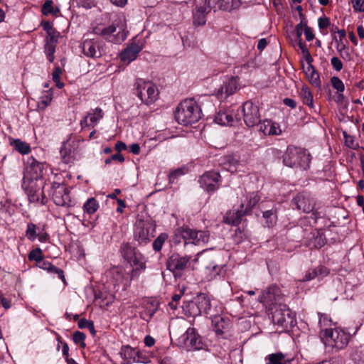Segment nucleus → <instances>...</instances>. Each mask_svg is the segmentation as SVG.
I'll return each instance as SVG.
<instances>
[{"instance_id":"1","label":"nucleus","mask_w":364,"mask_h":364,"mask_svg":"<svg viewBox=\"0 0 364 364\" xmlns=\"http://www.w3.org/2000/svg\"><path fill=\"white\" fill-rule=\"evenodd\" d=\"M176 121L184 126L197 122L201 118V109L193 99H187L179 104L175 113Z\"/></svg>"},{"instance_id":"2","label":"nucleus","mask_w":364,"mask_h":364,"mask_svg":"<svg viewBox=\"0 0 364 364\" xmlns=\"http://www.w3.org/2000/svg\"><path fill=\"white\" fill-rule=\"evenodd\" d=\"M310 161V154L305 150L295 146H289L283 158V162L286 166L304 170L309 167Z\"/></svg>"},{"instance_id":"3","label":"nucleus","mask_w":364,"mask_h":364,"mask_svg":"<svg viewBox=\"0 0 364 364\" xmlns=\"http://www.w3.org/2000/svg\"><path fill=\"white\" fill-rule=\"evenodd\" d=\"M173 338L177 346L187 351L200 350L203 348V342L193 328H188L183 333L178 336L173 331Z\"/></svg>"},{"instance_id":"4","label":"nucleus","mask_w":364,"mask_h":364,"mask_svg":"<svg viewBox=\"0 0 364 364\" xmlns=\"http://www.w3.org/2000/svg\"><path fill=\"white\" fill-rule=\"evenodd\" d=\"M293 203L296 205L297 209L302 210L304 213H311V217L314 222L321 216L320 207L316 205L315 200L306 193H299L294 199Z\"/></svg>"},{"instance_id":"5","label":"nucleus","mask_w":364,"mask_h":364,"mask_svg":"<svg viewBox=\"0 0 364 364\" xmlns=\"http://www.w3.org/2000/svg\"><path fill=\"white\" fill-rule=\"evenodd\" d=\"M47 165L38 162L33 156L27 159L25 174L23 176L24 184L27 181H43L41 178L44 175V171H46Z\"/></svg>"},{"instance_id":"6","label":"nucleus","mask_w":364,"mask_h":364,"mask_svg":"<svg viewBox=\"0 0 364 364\" xmlns=\"http://www.w3.org/2000/svg\"><path fill=\"white\" fill-rule=\"evenodd\" d=\"M154 225L149 220H139L135 224L134 236L139 244L147 243L154 237Z\"/></svg>"},{"instance_id":"7","label":"nucleus","mask_w":364,"mask_h":364,"mask_svg":"<svg viewBox=\"0 0 364 364\" xmlns=\"http://www.w3.org/2000/svg\"><path fill=\"white\" fill-rule=\"evenodd\" d=\"M272 320L275 324L284 328H291L296 323L294 314L286 306H280L274 311Z\"/></svg>"},{"instance_id":"8","label":"nucleus","mask_w":364,"mask_h":364,"mask_svg":"<svg viewBox=\"0 0 364 364\" xmlns=\"http://www.w3.org/2000/svg\"><path fill=\"white\" fill-rule=\"evenodd\" d=\"M137 96L146 104L153 103L158 97L157 87L149 82L141 80L137 81Z\"/></svg>"},{"instance_id":"9","label":"nucleus","mask_w":364,"mask_h":364,"mask_svg":"<svg viewBox=\"0 0 364 364\" xmlns=\"http://www.w3.org/2000/svg\"><path fill=\"white\" fill-rule=\"evenodd\" d=\"M43 181H27L24 186V181H23L22 186L31 203H45V196L43 191Z\"/></svg>"},{"instance_id":"10","label":"nucleus","mask_w":364,"mask_h":364,"mask_svg":"<svg viewBox=\"0 0 364 364\" xmlns=\"http://www.w3.org/2000/svg\"><path fill=\"white\" fill-rule=\"evenodd\" d=\"M324 338L328 345L337 349L344 348L348 343V335L345 332L337 329L326 328Z\"/></svg>"},{"instance_id":"11","label":"nucleus","mask_w":364,"mask_h":364,"mask_svg":"<svg viewBox=\"0 0 364 364\" xmlns=\"http://www.w3.org/2000/svg\"><path fill=\"white\" fill-rule=\"evenodd\" d=\"M244 122L248 127H254L260 121V114L257 105L251 101L245 102L242 105Z\"/></svg>"},{"instance_id":"12","label":"nucleus","mask_w":364,"mask_h":364,"mask_svg":"<svg viewBox=\"0 0 364 364\" xmlns=\"http://www.w3.org/2000/svg\"><path fill=\"white\" fill-rule=\"evenodd\" d=\"M190 256H181L173 254L167 261V268L175 274L181 273L190 265Z\"/></svg>"},{"instance_id":"13","label":"nucleus","mask_w":364,"mask_h":364,"mask_svg":"<svg viewBox=\"0 0 364 364\" xmlns=\"http://www.w3.org/2000/svg\"><path fill=\"white\" fill-rule=\"evenodd\" d=\"M220 178V176L218 172L208 171L199 179L200 187L207 192H214L219 188Z\"/></svg>"},{"instance_id":"14","label":"nucleus","mask_w":364,"mask_h":364,"mask_svg":"<svg viewBox=\"0 0 364 364\" xmlns=\"http://www.w3.org/2000/svg\"><path fill=\"white\" fill-rule=\"evenodd\" d=\"M52 190L53 200L57 205L64 206L70 201L68 192L63 184L54 183Z\"/></svg>"},{"instance_id":"15","label":"nucleus","mask_w":364,"mask_h":364,"mask_svg":"<svg viewBox=\"0 0 364 364\" xmlns=\"http://www.w3.org/2000/svg\"><path fill=\"white\" fill-rule=\"evenodd\" d=\"M238 88V79L231 77L226 80L217 92V97L220 100H225L228 96L234 94Z\"/></svg>"},{"instance_id":"16","label":"nucleus","mask_w":364,"mask_h":364,"mask_svg":"<svg viewBox=\"0 0 364 364\" xmlns=\"http://www.w3.org/2000/svg\"><path fill=\"white\" fill-rule=\"evenodd\" d=\"M281 290L278 287L272 286L265 290L259 297V301L266 306H272L281 299Z\"/></svg>"},{"instance_id":"17","label":"nucleus","mask_w":364,"mask_h":364,"mask_svg":"<svg viewBox=\"0 0 364 364\" xmlns=\"http://www.w3.org/2000/svg\"><path fill=\"white\" fill-rule=\"evenodd\" d=\"M195 305L198 309V314H210V316H215V313L211 309V301L210 297L205 294H200L197 296Z\"/></svg>"},{"instance_id":"18","label":"nucleus","mask_w":364,"mask_h":364,"mask_svg":"<svg viewBox=\"0 0 364 364\" xmlns=\"http://www.w3.org/2000/svg\"><path fill=\"white\" fill-rule=\"evenodd\" d=\"M257 126L259 132L265 135H279L282 133L279 125L269 119L259 121Z\"/></svg>"},{"instance_id":"19","label":"nucleus","mask_w":364,"mask_h":364,"mask_svg":"<svg viewBox=\"0 0 364 364\" xmlns=\"http://www.w3.org/2000/svg\"><path fill=\"white\" fill-rule=\"evenodd\" d=\"M195 234V230L188 228H179L175 232L174 240L178 243L183 241L184 244H193Z\"/></svg>"},{"instance_id":"20","label":"nucleus","mask_w":364,"mask_h":364,"mask_svg":"<svg viewBox=\"0 0 364 364\" xmlns=\"http://www.w3.org/2000/svg\"><path fill=\"white\" fill-rule=\"evenodd\" d=\"M139 354V350L129 346H123L120 351V355L125 364H132L134 363L141 362Z\"/></svg>"},{"instance_id":"21","label":"nucleus","mask_w":364,"mask_h":364,"mask_svg":"<svg viewBox=\"0 0 364 364\" xmlns=\"http://www.w3.org/2000/svg\"><path fill=\"white\" fill-rule=\"evenodd\" d=\"M141 50V48L139 45L131 44L121 53L120 59L122 62L129 64L136 58Z\"/></svg>"},{"instance_id":"22","label":"nucleus","mask_w":364,"mask_h":364,"mask_svg":"<svg viewBox=\"0 0 364 364\" xmlns=\"http://www.w3.org/2000/svg\"><path fill=\"white\" fill-rule=\"evenodd\" d=\"M116 30L117 27L112 24L106 28H94V33L97 35L102 36L105 39H107L112 42L118 43L119 41H124L125 39L124 34H122V36L118 38H116L114 36H112L116 31Z\"/></svg>"},{"instance_id":"23","label":"nucleus","mask_w":364,"mask_h":364,"mask_svg":"<svg viewBox=\"0 0 364 364\" xmlns=\"http://www.w3.org/2000/svg\"><path fill=\"white\" fill-rule=\"evenodd\" d=\"M107 276L110 279L114 286L119 285L125 279V270L122 267H113L107 272Z\"/></svg>"},{"instance_id":"24","label":"nucleus","mask_w":364,"mask_h":364,"mask_svg":"<svg viewBox=\"0 0 364 364\" xmlns=\"http://www.w3.org/2000/svg\"><path fill=\"white\" fill-rule=\"evenodd\" d=\"M82 51L87 57L99 58L101 52L98 45L93 40H85L81 46Z\"/></svg>"},{"instance_id":"25","label":"nucleus","mask_w":364,"mask_h":364,"mask_svg":"<svg viewBox=\"0 0 364 364\" xmlns=\"http://www.w3.org/2000/svg\"><path fill=\"white\" fill-rule=\"evenodd\" d=\"M88 117H90V125L94 127L97 123L103 117V112L102 109L97 107L89 112L80 122L82 128L89 125L87 124Z\"/></svg>"},{"instance_id":"26","label":"nucleus","mask_w":364,"mask_h":364,"mask_svg":"<svg viewBox=\"0 0 364 364\" xmlns=\"http://www.w3.org/2000/svg\"><path fill=\"white\" fill-rule=\"evenodd\" d=\"M132 267L131 278L132 279L135 275L138 274V272L144 271L146 269V264L143 255L139 252L136 254L129 262H128Z\"/></svg>"},{"instance_id":"27","label":"nucleus","mask_w":364,"mask_h":364,"mask_svg":"<svg viewBox=\"0 0 364 364\" xmlns=\"http://www.w3.org/2000/svg\"><path fill=\"white\" fill-rule=\"evenodd\" d=\"M242 209L237 210L236 211H229L224 217V222L228 224L237 225L240 223L242 217L245 215Z\"/></svg>"},{"instance_id":"28","label":"nucleus","mask_w":364,"mask_h":364,"mask_svg":"<svg viewBox=\"0 0 364 364\" xmlns=\"http://www.w3.org/2000/svg\"><path fill=\"white\" fill-rule=\"evenodd\" d=\"M215 122L221 125H232L235 118L228 111L219 112L215 117Z\"/></svg>"},{"instance_id":"29","label":"nucleus","mask_w":364,"mask_h":364,"mask_svg":"<svg viewBox=\"0 0 364 364\" xmlns=\"http://www.w3.org/2000/svg\"><path fill=\"white\" fill-rule=\"evenodd\" d=\"M307 66L304 68V73L306 76L309 80L310 82L315 86L320 85L319 75L315 70L314 67L311 65V63H307Z\"/></svg>"},{"instance_id":"30","label":"nucleus","mask_w":364,"mask_h":364,"mask_svg":"<svg viewBox=\"0 0 364 364\" xmlns=\"http://www.w3.org/2000/svg\"><path fill=\"white\" fill-rule=\"evenodd\" d=\"M246 202L241 204V209L247 214L259 200L256 193H250L246 196Z\"/></svg>"},{"instance_id":"31","label":"nucleus","mask_w":364,"mask_h":364,"mask_svg":"<svg viewBox=\"0 0 364 364\" xmlns=\"http://www.w3.org/2000/svg\"><path fill=\"white\" fill-rule=\"evenodd\" d=\"M210 11L205 6L198 7L193 15V23L196 26H203L206 22V14Z\"/></svg>"},{"instance_id":"32","label":"nucleus","mask_w":364,"mask_h":364,"mask_svg":"<svg viewBox=\"0 0 364 364\" xmlns=\"http://www.w3.org/2000/svg\"><path fill=\"white\" fill-rule=\"evenodd\" d=\"M120 252L124 259L129 262L134 257L139 254V252L132 247L129 243H123L120 247Z\"/></svg>"},{"instance_id":"33","label":"nucleus","mask_w":364,"mask_h":364,"mask_svg":"<svg viewBox=\"0 0 364 364\" xmlns=\"http://www.w3.org/2000/svg\"><path fill=\"white\" fill-rule=\"evenodd\" d=\"M52 99L53 91L50 89L43 91L37 102L38 108L41 110L45 109L50 104Z\"/></svg>"},{"instance_id":"34","label":"nucleus","mask_w":364,"mask_h":364,"mask_svg":"<svg viewBox=\"0 0 364 364\" xmlns=\"http://www.w3.org/2000/svg\"><path fill=\"white\" fill-rule=\"evenodd\" d=\"M11 145L21 154H27L31 151L28 144L22 141L20 139H12L10 142Z\"/></svg>"},{"instance_id":"35","label":"nucleus","mask_w":364,"mask_h":364,"mask_svg":"<svg viewBox=\"0 0 364 364\" xmlns=\"http://www.w3.org/2000/svg\"><path fill=\"white\" fill-rule=\"evenodd\" d=\"M299 95L304 104L309 106L311 108L314 107L313 95L307 87L303 86L301 87Z\"/></svg>"},{"instance_id":"36","label":"nucleus","mask_w":364,"mask_h":364,"mask_svg":"<svg viewBox=\"0 0 364 364\" xmlns=\"http://www.w3.org/2000/svg\"><path fill=\"white\" fill-rule=\"evenodd\" d=\"M266 364H285V356L282 353L268 355L265 358Z\"/></svg>"},{"instance_id":"37","label":"nucleus","mask_w":364,"mask_h":364,"mask_svg":"<svg viewBox=\"0 0 364 364\" xmlns=\"http://www.w3.org/2000/svg\"><path fill=\"white\" fill-rule=\"evenodd\" d=\"M39 228L33 223H28L27 224L26 230L25 235L27 239L30 241H34L37 238Z\"/></svg>"},{"instance_id":"38","label":"nucleus","mask_w":364,"mask_h":364,"mask_svg":"<svg viewBox=\"0 0 364 364\" xmlns=\"http://www.w3.org/2000/svg\"><path fill=\"white\" fill-rule=\"evenodd\" d=\"M99 208L97 201L94 198H89L83 205V210L87 214H93Z\"/></svg>"},{"instance_id":"39","label":"nucleus","mask_w":364,"mask_h":364,"mask_svg":"<svg viewBox=\"0 0 364 364\" xmlns=\"http://www.w3.org/2000/svg\"><path fill=\"white\" fill-rule=\"evenodd\" d=\"M206 269L209 271L210 276L211 279L216 277L218 275L222 274L224 271V265H218L214 262L207 265L205 267Z\"/></svg>"},{"instance_id":"40","label":"nucleus","mask_w":364,"mask_h":364,"mask_svg":"<svg viewBox=\"0 0 364 364\" xmlns=\"http://www.w3.org/2000/svg\"><path fill=\"white\" fill-rule=\"evenodd\" d=\"M60 12L58 8H54L51 0H46L42 6V13L48 16L49 14L57 15Z\"/></svg>"},{"instance_id":"41","label":"nucleus","mask_w":364,"mask_h":364,"mask_svg":"<svg viewBox=\"0 0 364 364\" xmlns=\"http://www.w3.org/2000/svg\"><path fill=\"white\" fill-rule=\"evenodd\" d=\"M194 242L195 245L205 244L208 242L209 233L207 231L195 230Z\"/></svg>"},{"instance_id":"42","label":"nucleus","mask_w":364,"mask_h":364,"mask_svg":"<svg viewBox=\"0 0 364 364\" xmlns=\"http://www.w3.org/2000/svg\"><path fill=\"white\" fill-rule=\"evenodd\" d=\"M219 313V311L215 312V316H214V320L213 322L215 324V331L217 334H222L223 333V329L225 328V325L227 323L225 322L223 318L220 316H217V314Z\"/></svg>"},{"instance_id":"43","label":"nucleus","mask_w":364,"mask_h":364,"mask_svg":"<svg viewBox=\"0 0 364 364\" xmlns=\"http://www.w3.org/2000/svg\"><path fill=\"white\" fill-rule=\"evenodd\" d=\"M57 43L46 42L44 46L45 53L47 59L52 63L54 60V53Z\"/></svg>"},{"instance_id":"44","label":"nucleus","mask_w":364,"mask_h":364,"mask_svg":"<svg viewBox=\"0 0 364 364\" xmlns=\"http://www.w3.org/2000/svg\"><path fill=\"white\" fill-rule=\"evenodd\" d=\"M221 3L220 6H223V11H231L240 5V0H221Z\"/></svg>"},{"instance_id":"45","label":"nucleus","mask_w":364,"mask_h":364,"mask_svg":"<svg viewBox=\"0 0 364 364\" xmlns=\"http://www.w3.org/2000/svg\"><path fill=\"white\" fill-rule=\"evenodd\" d=\"M263 217L266 220V224L268 227L273 226L276 223L277 215L272 210L264 211Z\"/></svg>"},{"instance_id":"46","label":"nucleus","mask_w":364,"mask_h":364,"mask_svg":"<svg viewBox=\"0 0 364 364\" xmlns=\"http://www.w3.org/2000/svg\"><path fill=\"white\" fill-rule=\"evenodd\" d=\"M167 238H168L167 234H166V233L160 234L153 242V249L156 252L160 251L162 248L164 243L167 240Z\"/></svg>"},{"instance_id":"47","label":"nucleus","mask_w":364,"mask_h":364,"mask_svg":"<svg viewBox=\"0 0 364 364\" xmlns=\"http://www.w3.org/2000/svg\"><path fill=\"white\" fill-rule=\"evenodd\" d=\"M298 46L301 49L306 61L307 63H312L313 58L308 50L306 44L301 41V39H299Z\"/></svg>"},{"instance_id":"48","label":"nucleus","mask_w":364,"mask_h":364,"mask_svg":"<svg viewBox=\"0 0 364 364\" xmlns=\"http://www.w3.org/2000/svg\"><path fill=\"white\" fill-rule=\"evenodd\" d=\"M205 7L210 11V10H213L214 11L217 10H223V6H220L221 0H205Z\"/></svg>"},{"instance_id":"49","label":"nucleus","mask_w":364,"mask_h":364,"mask_svg":"<svg viewBox=\"0 0 364 364\" xmlns=\"http://www.w3.org/2000/svg\"><path fill=\"white\" fill-rule=\"evenodd\" d=\"M43 256L42 254V251L40 248H36L30 252L28 254V259L30 260H35L36 262H40L43 259Z\"/></svg>"},{"instance_id":"50","label":"nucleus","mask_w":364,"mask_h":364,"mask_svg":"<svg viewBox=\"0 0 364 364\" xmlns=\"http://www.w3.org/2000/svg\"><path fill=\"white\" fill-rule=\"evenodd\" d=\"M59 36L60 33L53 28L52 31L47 33V36L45 41L48 43H57Z\"/></svg>"},{"instance_id":"51","label":"nucleus","mask_w":364,"mask_h":364,"mask_svg":"<svg viewBox=\"0 0 364 364\" xmlns=\"http://www.w3.org/2000/svg\"><path fill=\"white\" fill-rule=\"evenodd\" d=\"M332 86L334 89L337 90L338 92H342L344 91L345 86L343 82L338 77H333L331 79Z\"/></svg>"},{"instance_id":"52","label":"nucleus","mask_w":364,"mask_h":364,"mask_svg":"<svg viewBox=\"0 0 364 364\" xmlns=\"http://www.w3.org/2000/svg\"><path fill=\"white\" fill-rule=\"evenodd\" d=\"M85 335L80 331H75L73 334V341L76 344H80L81 347H85Z\"/></svg>"},{"instance_id":"53","label":"nucleus","mask_w":364,"mask_h":364,"mask_svg":"<svg viewBox=\"0 0 364 364\" xmlns=\"http://www.w3.org/2000/svg\"><path fill=\"white\" fill-rule=\"evenodd\" d=\"M48 271L50 273L56 274L60 279H62L63 282H65V276L64 272L61 269L56 267L55 266L49 264L48 267Z\"/></svg>"},{"instance_id":"54","label":"nucleus","mask_w":364,"mask_h":364,"mask_svg":"<svg viewBox=\"0 0 364 364\" xmlns=\"http://www.w3.org/2000/svg\"><path fill=\"white\" fill-rule=\"evenodd\" d=\"M316 272V278L321 279L329 274V270L324 266H318L314 268Z\"/></svg>"},{"instance_id":"55","label":"nucleus","mask_w":364,"mask_h":364,"mask_svg":"<svg viewBox=\"0 0 364 364\" xmlns=\"http://www.w3.org/2000/svg\"><path fill=\"white\" fill-rule=\"evenodd\" d=\"M62 352H63V355L65 356V360H66L67 364H78L75 362V360L74 359L68 358L69 347L66 343H64L63 344Z\"/></svg>"},{"instance_id":"56","label":"nucleus","mask_w":364,"mask_h":364,"mask_svg":"<svg viewBox=\"0 0 364 364\" xmlns=\"http://www.w3.org/2000/svg\"><path fill=\"white\" fill-rule=\"evenodd\" d=\"M316 278V272L314 268L309 269L305 273L304 278L301 279L303 282L311 281L314 279Z\"/></svg>"},{"instance_id":"57","label":"nucleus","mask_w":364,"mask_h":364,"mask_svg":"<svg viewBox=\"0 0 364 364\" xmlns=\"http://www.w3.org/2000/svg\"><path fill=\"white\" fill-rule=\"evenodd\" d=\"M306 25H307V23H306V21L302 20V21H301V22L299 23H298L296 26L295 31H296V36H297L298 39H301L302 32H303V31H304Z\"/></svg>"},{"instance_id":"58","label":"nucleus","mask_w":364,"mask_h":364,"mask_svg":"<svg viewBox=\"0 0 364 364\" xmlns=\"http://www.w3.org/2000/svg\"><path fill=\"white\" fill-rule=\"evenodd\" d=\"M353 8L355 11H364V0H353Z\"/></svg>"},{"instance_id":"59","label":"nucleus","mask_w":364,"mask_h":364,"mask_svg":"<svg viewBox=\"0 0 364 364\" xmlns=\"http://www.w3.org/2000/svg\"><path fill=\"white\" fill-rule=\"evenodd\" d=\"M77 5L85 9H90L95 6V0H75Z\"/></svg>"},{"instance_id":"60","label":"nucleus","mask_w":364,"mask_h":364,"mask_svg":"<svg viewBox=\"0 0 364 364\" xmlns=\"http://www.w3.org/2000/svg\"><path fill=\"white\" fill-rule=\"evenodd\" d=\"M331 63L333 68L336 71H340L343 68V63L341 60L338 57H333L331 59Z\"/></svg>"},{"instance_id":"61","label":"nucleus","mask_w":364,"mask_h":364,"mask_svg":"<svg viewBox=\"0 0 364 364\" xmlns=\"http://www.w3.org/2000/svg\"><path fill=\"white\" fill-rule=\"evenodd\" d=\"M184 173H185V171L182 168H178V169H176V170L172 171L169 174V181H170V182L173 183L175 181V180L178 176H181L183 175Z\"/></svg>"},{"instance_id":"62","label":"nucleus","mask_w":364,"mask_h":364,"mask_svg":"<svg viewBox=\"0 0 364 364\" xmlns=\"http://www.w3.org/2000/svg\"><path fill=\"white\" fill-rule=\"evenodd\" d=\"M78 327L80 328H88L89 329L94 328V324L92 321L85 318H82L78 321Z\"/></svg>"},{"instance_id":"63","label":"nucleus","mask_w":364,"mask_h":364,"mask_svg":"<svg viewBox=\"0 0 364 364\" xmlns=\"http://www.w3.org/2000/svg\"><path fill=\"white\" fill-rule=\"evenodd\" d=\"M60 154L63 158V161L65 164H70L73 161V156L70 154H68L67 148L64 147L60 150Z\"/></svg>"},{"instance_id":"64","label":"nucleus","mask_w":364,"mask_h":364,"mask_svg":"<svg viewBox=\"0 0 364 364\" xmlns=\"http://www.w3.org/2000/svg\"><path fill=\"white\" fill-rule=\"evenodd\" d=\"M326 243V239L323 237V235H319L315 238V245L314 246L317 248H321Z\"/></svg>"}]
</instances>
